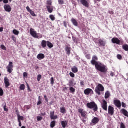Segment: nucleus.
Listing matches in <instances>:
<instances>
[{"mask_svg": "<svg viewBox=\"0 0 128 128\" xmlns=\"http://www.w3.org/2000/svg\"><path fill=\"white\" fill-rule=\"evenodd\" d=\"M60 112H62V114H66V108L62 107L60 108Z\"/></svg>", "mask_w": 128, "mask_h": 128, "instance_id": "32", "label": "nucleus"}, {"mask_svg": "<svg viewBox=\"0 0 128 128\" xmlns=\"http://www.w3.org/2000/svg\"><path fill=\"white\" fill-rule=\"evenodd\" d=\"M54 78H51V84H52V86H54Z\"/></svg>", "mask_w": 128, "mask_h": 128, "instance_id": "47", "label": "nucleus"}, {"mask_svg": "<svg viewBox=\"0 0 128 128\" xmlns=\"http://www.w3.org/2000/svg\"><path fill=\"white\" fill-rule=\"evenodd\" d=\"M61 124H62V126L63 128H66V126H68V122L67 121H62Z\"/></svg>", "mask_w": 128, "mask_h": 128, "instance_id": "25", "label": "nucleus"}, {"mask_svg": "<svg viewBox=\"0 0 128 128\" xmlns=\"http://www.w3.org/2000/svg\"><path fill=\"white\" fill-rule=\"evenodd\" d=\"M42 80V75L39 74L38 75L37 77V80L38 82H40V80Z\"/></svg>", "mask_w": 128, "mask_h": 128, "instance_id": "43", "label": "nucleus"}, {"mask_svg": "<svg viewBox=\"0 0 128 128\" xmlns=\"http://www.w3.org/2000/svg\"><path fill=\"white\" fill-rule=\"evenodd\" d=\"M14 65L12 62H10L9 64L6 67V69L8 70V72L9 74H12V70H14Z\"/></svg>", "mask_w": 128, "mask_h": 128, "instance_id": "5", "label": "nucleus"}, {"mask_svg": "<svg viewBox=\"0 0 128 128\" xmlns=\"http://www.w3.org/2000/svg\"><path fill=\"white\" fill-rule=\"evenodd\" d=\"M74 80H70L69 81V84H68V86H69L70 88L72 86H74Z\"/></svg>", "mask_w": 128, "mask_h": 128, "instance_id": "34", "label": "nucleus"}, {"mask_svg": "<svg viewBox=\"0 0 128 128\" xmlns=\"http://www.w3.org/2000/svg\"><path fill=\"white\" fill-rule=\"evenodd\" d=\"M86 106L88 108H90V110H93L94 112H98V105L96 104V102H94L90 103H88L86 104Z\"/></svg>", "mask_w": 128, "mask_h": 128, "instance_id": "2", "label": "nucleus"}, {"mask_svg": "<svg viewBox=\"0 0 128 128\" xmlns=\"http://www.w3.org/2000/svg\"><path fill=\"white\" fill-rule=\"evenodd\" d=\"M1 48L2 50H6V46H4V45L1 46Z\"/></svg>", "mask_w": 128, "mask_h": 128, "instance_id": "49", "label": "nucleus"}, {"mask_svg": "<svg viewBox=\"0 0 128 128\" xmlns=\"http://www.w3.org/2000/svg\"><path fill=\"white\" fill-rule=\"evenodd\" d=\"M50 118L51 120H56L58 118V116H54V112H50Z\"/></svg>", "mask_w": 128, "mask_h": 128, "instance_id": "15", "label": "nucleus"}, {"mask_svg": "<svg viewBox=\"0 0 128 128\" xmlns=\"http://www.w3.org/2000/svg\"><path fill=\"white\" fill-rule=\"evenodd\" d=\"M23 76H24V78H26V77H28V74L26 73V72H24L23 74Z\"/></svg>", "mask_w": 128, "mask_h": 128, "instance_id": "55", "label": "nucleus"}, {"mask_svg": "<svg viewBox=\"0 0 128 128\" xmlns=\"http://www.w3.org/2000/svg\"><path fill=\"white\" fill-rule=\"evenodd\" d=\"M72 72H74V74H76V72H78V70L76 66H74L73 68H72Z\"/></svg>", "mask_w": 128, "mask_h": 128, "instance_id": "30", "label": "nucleus"}, {"mask_svg": "<svg viewBox=\"0 0 128 128\" xmlns=\"http://www.w3.org/2000/svg\"><path fill=\"white\" fill-rule=\"evenodd\" d=\"M98 42L101 46H106V42L104 40L100 39L98 40Z\"/></svg>", "mask_w": 128, "mask_h": 128, "instance_id": "21", "label": "nucleus"}, {"mask_svg": "<svg viewBox=\"0 0 128 128\" xmlns=\"http://www.w3.org/2000/svg\"><path fill=\"white\" fill-rule=\"evenodd\" d=\"M64 92H66L68 90V87H65L64 88Z\"/></svg>", "mask_w": 128, "mask_h": 128, "instance_id": "62", "label": "nucleus"}, {"mask_svg": "<svg viewBox=\"0 0 128 128\" xmlns=\"http://www.w3.org/2000/svg\"><path fill=\"white\" fill-rule=\"evenodd\" d=\"M4 10L7 12H12V7L9 4H6L4 6Z\"/></svg>", "mask_w": 128, "mask_h": 128, "instance_id": "12", "label": "nucleus"}, {"mask_svg": "<svg viewBox=\"0 0 128 128\" xmlns=\"http://www.w3.org/2000/svg\"><path fill=\"white\" fill-rule=\"evenodd\" d=\"M122 106L124 108H126V103L122 102Z\"/></svg>", "mask_w": 128, "mask_h": 128, "instance_id": "54", "label": "nucleus"}, {"mask_svg": "<svg viewBox=\"0 0 128 128\" xmlns=\"http://www.w3.org/2000/svg\"><path fill=\"white\" fill-rule=\"evenodd\" d=\"M70 76H71V78H74V76H76V75H74V74L72 72H70Z\"/></svg>", "mask_w": 128, "mask_h": 128, "instance_id": "51", "label": "nucleus"}, {"mask_svg": "<svg viewBox=\"0 0 128 128\" xmlns=\"http://www.w3.org/2000/svg\"><path fill=\"white\" fill-rule=\"evenodd\" d=\"M56 120L52 122L50 125V128H54V126H56Z\"/></svg>", "mask_w": 128, "mask_h": 128, "instance_id": "28", "label": "nucleus"}, {"mask_svg": "<svg viewBox=\"0 0 128 128\" xmlns=\"http://www.w3.org/2000/svg\"><path fill=\"white\" fill-rule=\"evenodd\" d=\"M4 82L6 88H8V86H10V80L8 79V77L4 78Z\"/></svg>", "mask_w": 128, "mask_h": 128, "instance_id": "10", "label": "nucleus"}, {"mask_svg": "<svg viewBox=\"0 0 128 128\" xmlns=\"http://www.w3.org/2000/svg\"><path fill=\"white\" fill-rule=\"evenodd\" d=\"M50 18L52 22H54V20H56V17H54V15H50Z\"/></svg>", "mask_w": 128, "mask_h": 128, "instance_id": "37", "label": "nucleus"}, {"mask_svg": "<svg viewBox=\"0 0 128 128\" xmlns=\"http://www.w3.org/2000/svg\"><path fill=\"white\" fill-rule=\"evenodd\" d=\"M110 96V92L107 91L105 94V98L106 100Z\"/></svg>", "mask_w": 128, "mask_h": 128, "instance_id": "27", "label": "nucleus"}, {"mask_svg": "<svg viewBox=\"0 0 128 128\" xmlns=\"http://www.w3.org/2000/svg\"><path fill=\"white\" fill-rule=\"evenodd\" d=\"M102 108L104 110L108 111V102L104 100H102Z\"/></svg>", "mask_w": 128, "mask_h": 128, "instance_id": "7", "label": "nucleus"}, {"mask_svg": "<svg viewBox=\"0 0 128 128\" xmlns=\"http://www.w3.org/2000/svg\"><path fill=\"white\" fill-rule=\"evenodd\" d=\"M120 128H126V125L123 122L120 124Z\"/></svg>", "mask_w": 128, "mask_h": 128, "instance_id": "48", "label": "nucleus"}, {"mask_svg": "<svg viewBox=\"0 0 128 128\" xmlns=\"http://www.w3.org/2000/svg\"><path fill=\"white\" fill-rule=\"evenodd\" d=\"M41 46L43 48H46L48 46V41H46V40H42Z\"/></svg>", "mask_w": 128, "mask_h": 128, "instance_id": "19", "label": "nucleus"}, {"mask_svg": "<svg viewBox=\"0 0 128 128\" xmlns=\"http://www.w3.org/2000/svg\"><path fill=\"white\" fill-rule=\"evenodd\" d=\"M44 98L46 102H48V96H44Z\"/></svg>", "mask_w": 128, "mask_h": 128, "instance_id": "52", "label": "nucleus"}, {"mask_svg": "<svg viewBox=\"0 0 128 128\" xmlns=\"http://www.w3.org/2000/svg\"><path fill=\"white\" fill-rule=\"evenodd\" d=\"M117 58L118 60H122V55L120 54H118L117 56Z\"/></svg>", "mask_w": 128, "mask_h": 128, "instance_id": "45", "label": "nucleus"}, {"mask_svg": "<svg viewBox=\"0 0 128 128\" xmlns=\"http://www.w3.org/2000/svg\"><path fill=\"white\" fill-rule=\"evenodd\" d=\"M102 92H104V87L102 84H98V85L96 88L95 92L98 96H100Z\"/></svg>", "mask_w": 128, "mask_h": 128, "instance_id": "3", "label": "nucleus"}, {"mask_svg": "<svg viewBox=\"0 0 128 128\" xmlns=\"http://www.w3.org/2000/svg\"><path fill=\"white\" fill-rule=\"evenodd\" d=\"M30 34L33 38H39V36H38L36 32L34 31V30L32 28L30 29Z\"/></svg>", "mask_w": 128, "mask_h": 128, "instance_id": "6", "label": "nucleus"}, {"mask_svg": "<svg viewBox=\"0 0 128 128\" xmlns=\"http://www.w3.org/2000/svg\"><path fill=\"white\" fill-rule=\"evenodd\" d=\"M86 58H87V60H90V54H87L86 55Z\"/></svg>", "mask_w": 128, "mask_h": 128, "instance_id": "44", "label": "nucleus"}, {"mask_svg": "<svg viewBox=\"0 0 128 128\" xmlns=\"http://www.w3.org/2000/svg\"><path fill=\"white\" fill-rule=\"evenodd\" d=\"M92 124H98V122H100V118H98L96 117H94L92 120Z\"/></svg>", "mask_w": 128, "mask_h": 128, "instance_id": "16", "label": "nucleus"}, {"mask_svg": "<svg viewBox=\"0 0 128 128\" xmlns=\"http://www.w3.org/2000/svg\"><path fill=\"white\" fill-rule=\"evenodd\" d=\"M28 92H32V90H30V87L28 84Z\"/></svg>", "mask_w": 128, "mask_h": 128, "instance_id": "57", "label": "nucleus"}, {"mask_svg": "<svg viewBox=\"0 0 128 128\" xmlns=\"http://www.w3.org/2000/svg\"><path fill=\"white\" fill-rule=\"evenodd\" d=\"M108 112L110 116H114V108L112 106H109Z\"/></svg>", "mask_w": 128, "mask_h": 128, "instance_id": "9", "label": "nucleus"}, {"mask_svg": "<svg viewBox=\"0 0 128 128\" xmlns=\"http://www.w3.org/2000/svg\"><path fill=\"white\" fill-rule=\"evenodd\" d=\"M47 4H48V6H52V2L51 0H49L47 1Z\"/></svg>", "mask_w": 128, "mask_h": 128, "instance_id": "40", "label": "nucleus"}, {"mask_svg": "<svg viewBox=\"0 0 128 128\" xmlns=\"http://www.w3.org/2000/svg\"><path fill=\"white\" fill-rule=\"evenodd\" d=\"M46 8L48 12H49V14L52 13V12H54V7L51 6H46Z\"/></svg>", "mask_w": 128, "mask_h": 128, "instance_id": "20", "label": "nucleus"}, {"mask_svg": "<svg viewBox=\"0 0 128 128\" xmlns=\"http://www.w3.org/2000/svg\"><path fill=\"white\" fill-rule=\"evenodd\" d=\"M37 120L38 122H42V117L40 116H37Z\"/></svg>", "mask_w": 128, "mask_h": 128, "instance_id": "42", "label": "nucleus"}, {"mask_svg": "<svg viewBox=\"0 0 128 128\" xmlns=\"http://www.w3.org/2000/svg\"><path fill=\"white\" fill-rule=\"evenodd\" d=\"M26 9L27 10L28 12H30L31 16H36V14H34V12L30 10V8L28 6H27Z\"/></svg>", "mask_w": 128, "mask_h": 128, "instance_id": "17", "label": "nucleus"}, {"mask_svg": "<svg viewBox=\"0 0 128 128\" xmlns=\"http://www.w3.org/2000/svg\"><path fill=\"white\" fill-rule=\"evenodd\" d=\"M4 32V28H0V32Z\"/></svg>", "mask_w": 128, "mask_h": 128, "instance_id": "59", "label": "nucleus"}, {"mask_svg": "<svg viewBox=\"0 0 128 128\" xmlns=\"http://www.w3.org/2000/svg\"><path fill=\"white\" fill-rule=\"evenodd\" d=\"M109 14H114V12L112 11H110Z\"/></svg>", "mask_w": 128, "mask_h": 128, "instance_id": "63", "label": "nucleus"}, {"mask_svg": "<svg viewBox=\"0 0 128 128\" xmlns=\"http://www.w3.org/2000/svg\"><path fill=\"white\" fill-rule=\"evenodd\" d=\"M4 4H6L8 3V0H3Z\"/></svg>", "mask_w": 128, "mask_h": 128, "instance_id": "56", "label": "nucleus"}, {"mask_svg": "<svg viewBox=\"0 0 128 128\" xmlns=\"http://www.w3.org/2000/svg\"><path fill=\"white\" fill-rule=\"evenodd\" d=\"M78 113L80 114L81 116L84 118H86L88 116H86V112L82 108H80L78 110Z\"/></svg>", "mask_w": 128, "mask_h": 128, "instance_id": "4", "label": "nucleus"}, {"mask_svg": "<svg viewBox=\"0 0 128 128\" xmlns=\"http://www.w3.org/2000/svg\"><path fill=\"white\" fill-rule=\"evenodd\" d=\"M20 90H26V85L24 84H22L20 85Z\"/></svg>", "mask_w": 128, "mask_h": 128, "instance_id": "33", "label": "nucleus"}, {"mask_svg": "<svg viewBox=\"0 0 128 128\" xmlns=\"http://www.w3.org/2000/svg\"><path fill=\"white\" fill-rule=\"evenodd\" d=\"M110 74L111 76H112V77L114 76V74L112 72Z\"/></svg>", "mask_w": 128, "mask_h": 128, "instance_id": "60", "label": "nucleus"}, {"mask_svg": "<svg viewBox=\"0 0 128 128\" xmlns=\"http://www.w3.org/2000/svg\"><path fill=\"white\" fill-rule=\"evenodd\" d=\"M122 48L126 52H128V45L124 44L122 46Z\"/></svg>", "mask_w": 128, "mask_h": 128, "instance_id": "31", "label": "nucleus"}, {"mask_svg": "<svg viewBox=\"0 0 128 128\" xmlns=\"http://www.w3.org/2000/svg\"><path fill=\"white\" fill-rule=\"evenodd\" d=\"M80 2L85 8H90V2L88 0H80Z\"/></svg>", "mask_w": 128, "mask_h": 128, "instance_id": "8", "label": "nucleus"}, {"mask_svg": "<svg viewBox=\"0 0 128 128\" xmlns=\"http://www.w3.org/2000/svg\"><path fill=\"white\" fill-rule=\"evenodd\" d=\"M82 122L84 123V124H86V120H82Z\"/></svg>", "mask_w": 128, "mask_h": 128, "instance_id": "64", "label": "nucleus"}, {"mask_svg": "<svg viewBox=\"0 0 128 128\" xmlns=\"http://www.w3.org/2000/svg\"><path fill=\"white\" fill-rule=\"evenodd\" d=\"M80 84L81 86H84V82L81 80L80 82Z\"/></svg>", "mask_w": 128, "mask_h": 128, "instance_id": "53", "label": "nucleus"}, {"mask_svg": "<svg viewBox=\"0 0 128 128\" xmlns=\"http://www.w3.org/2000/svg\"><path fill=\"white\" fill-rule=\"evenodd\" d=\"M64 26H65V28H68V22H66V21H64Z\"/></svg>", "mask_w": 128, "mask_h": 128, "instance_id": "50", "label": "nucleus"}, {"mask_svg": "<svg viewBox=\"0 0 128 128\" xmlns=\"http://www.w3.org/2000/svg\"><path fill=\"white\" fill-rule=\"evenodd\" d=\"M70 92H71L72 94H74V92H76V89L74 88V87H70Z\"/></svg>", "mask_w": 128, "mask_h": 128, "instance_id": "35", "label": "nucleus"}, {"mask_svg": "<svg viewBox=\"0 0 128 128\" xmlns=\"http://www.w3.org/2000/svg\"><path fill=\"white\" fill-rule=\"evenodd\" d=\"M98 56H94L91 60L92 65L95 66L96 70H98V72H103V74L108 72V67L98 62Z\"/></svg>", "mask_w": 128, "mask_h": 128, "instance_id": "1", "label": "nucleus"}, {"mask_svg": "<svg viewBox=\"0 0 128 128\" xmlns=\"http://www.w3.org/2000/svg\"><path fill=\"white\" fill-rule=\"evenodd\" d=\"M13 34H16V36H18V34H20V32L16 30H13Z\"/></svg>", "mask_w": 128, "mask_h": 128, "instance_id": "38", "label": "nucleus"}, {"mask_svg": "<svg viewBox=\"0 0 128 128\" xmlns=\"http://www.w3.org/2000/svg\"><path fill=\"white\" fill-rule=\"evenodd\" d=\"M18 122L19 123V126H20V128L22 126V122Z\"/></svg>", "mask_w": 128, "mask_h": 128, "instance_id": "61", "label": "nucleus"}, {"mask_svg": "<svg viewBox=\"0 0 128 128\" xmlns=\"http://www.w3.org/2000/svg\"><path fill=\"white\" fill-rule=\"evenodd\" d=\"M58 2L59 4L62 5L64 4V0H58Z\"/></svg>", "mask_w": 128, "mask_h": 128, "instance_id": "41", "label": "nucleus"}, {"mask_svg": "<svg viewBox=\"0 0 128 128\" xmlns=\"http://www.w3.org/2000/svg\"><path fill=\"white\" fill-rule=\"evenodd\" d=\"M4 112H8V109L6 108V103H5V105L4 107Z\"/></svg>", "mask_w": 128, "mask_h": 128, "instance_id": "46", "label": "nucleus"}, {"mask_svg": "<svg viewBox=\"0 0 128 128\" xmlns=\"http://www.w3.org/2000/svg\"><path fill=\"white\" fill-rule=\"evenodd\" d=\"M71 22L75 26H78V21H76V19L72 18L71 20Z\"/></svg>", "mask_w": 128, "mask_h": 128, "instance_id": "22", "label": "nucleus"}, {"mask_svg": "<svg viewBox=\"0 0 128 128\" xmlns=\"http://www.w3.org/2000/svg\"><path fill=\"white\" fill-rule=\"evenodd\" d=\"M70 48L68 46L66 48V51L67 52V54H68V56H70Z\"/></svg>", "mask_w": 128, "mask_h": 128, "instance_id": "29", "label": "nucleus"}, {"mask_svg": "<svg viewBox=\"0 0 128 128\" xmlns=\"http://www.w3.org/2000/svg\"><path fill=\"white\" fill-rule=\"evenodd\" d=\"M92 94H94V91L92 90L90 88H87V89L85 90L84 91V94L86 96H90V94H92Z\"/></svg>", "mask_w": 128, "mask_h": 128, "instance_id": "14", "label": "nucleus"}, {"mask_svg": "<svg viewBox=\"0 0 128 128\" xmlns=\"http://www.w3.org/2000/svg\"><path fill=\"white\" fill-rule=\"evenodd\" d=\"M114 104L116 106V108H122V102L120 100H114Z\"/></svg>", "mask_w": 128, "mask_h": 128, "instance_id": "13", "label": "nucleus"}, {"mask_svg": "<svg viewBox=\"0 0 128 128\" xmlns=\"http://www.w3.org/2000/svg\"><path fill=\"white\" fill-rule=\"evenodd\" d=\"M122 114H124V116L128 118V112L126 110L122 109Z\"/></svg>", "mask_w": 128, "mask_h": 128, "instance_id": "24", "label": "nucleus"}, {"mask_svg": "<svg viewBox=\"0 0 128 128\" xmlns=\"http://www.w3.org/2000/svg\"><path fill=\"white\" fill-rule=\"evenodd\" d=\"M47 46L49 48H54V44L50 42V41H47Z\"/></svg>", "mask_w": 128, "mask_h": 128, "instance_id": "26", "label": "nucleus"}, {"mask_svg": "<svg viewBox=\"0 0 128 128\" xmlns=\"http://www.w3.org/2000/svg\"><path fill=\"white\" fill-rule=\"evenodd\" d=\"M42 104V101L39 100L37 104V106H40V104Z\"/></svg>", "mask_w": 128, "mask_h": 128, "instance_id": "58", "label": "nucleus"}, {"mask_svg": "<svg viewBox=\"0 0 128 128\" xmlns=\"http://www.w3.org/2000/svg\"><path fill=\"white\" fill-rule=\"evenodd\" d=\"M46 58V56L44 54H40L37 56V58L39 60H44Z\"/></svg>", "mask_w": 128, "mask_h": 128, "instance_id": "18", "label": "nucleus"}, {"mask_svg": "<svg viewBox=\"0 0 128 128\" xmlns=\"http://www.w3.org/2000/svg\"><path fill=\"white\" fill-rule=\"evenodd\" d=\"M18 122H22V120H24V117L20 116L18 114Z\"/></svg>", "mask_w": 128, "mask_h": 128, "instance_id": "23", "label": "nucleus"}, {"mask_svg": "<svg viewBox=\"0 0 128 128\" xmlns=\"http://www.w3.org/2000/svg\"><path fill=\"white\" fill-rule=\"evenodd\" d=\"M72 40L75 44H78V38L72 37Z\"/></svg>", "mask_w": 128, "mask_h": 128, "instance_id": "36", "label": "nucleus"}, {"mask_svg": "<svg viewBox=\"0 0 128 128\" xmlns=\"http://www.w3.org/2000/svg\"><path fill=\"white\" fill-rule=\"evenodd\" d=\"M112 44H118V46H120V40H118V38H112Z\"/></svg>", "mask_w": 128, "mask_h": 128, "instance_id": "11", "label": "nucleus"}, {"mask_svg": "<svg viewBox=\"0 0 128 128\" xmlns=\"http://www.w3.org/2000/svg\"><path fill=\"white\" fill-rule=\"evenodd\" d=\"M4 90L2 88H0V96H4Z\"/></svg>", "mask_w": 128, "mask_h": 128, "instance_id": "39", "label": "nucleus"}]
</instances>
